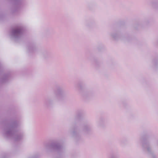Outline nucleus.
Here are the masks:
<instances>
[{
    "label": "nucleus",
    "instance_id": "f257e3e1",
    "mask_svg": "<svg viewBox=\"0 0 158 158\" xmlns=\"http://www.w3.org/2000/svg\"><path fill=\"white\" fill-rule=\"evenodd\" d=\"M17 127L16 123H13L4 130L5 135L8 138L13 139L15 141H19L22 139L23 135V133H18L15 128Z\"/></svg>",
    "mask_w": 158,
    "mask_h": 158
},
{
    "label": "nucleus",
    "instance_id": "f03ea898",
    "mask_svg": "<svg viewBox=\"0 0 158 158\" xmlns=\"http://www.w3.org/2000/svg\"><path fill=\"white\" fill-rule=\"evenodd\" d=\"M23 26L19 25L17 26L12 30L11 37L15 40H16L20 38L22 34L23 29Z\"/></svg>",
    "mask_w": 158,
    "mask_h": 158
},
{
    "label": "nucleus",
    "instance_id": "7ed1b4c3",
    "mask_svg": "<svg viewBox=\"0 0 158 158\" xmlns=\"http://www.w3.org/2000/svg\"><path fill=\"white\" fill-rule=\"evenodd\" d=\"M56 94L59 98H61L65 95L64 90L60 88H59L56 90Z\"/></svg>",
    "mask_w": 158,
    "mask_h": 158
},
{
    "label": "nucleus",
    "instance_id": "20e7f679",
    "mask_svg": "<svg viewBox=\"0 0 158 158\" xmlns=\"http://www.w3.org/2000/svg\"><path fill=\"white\" fill-rule=\"evenodd\" d=\"M142 146L143 149L147 151L148 153L151 152V148L149 146V143L146 142H144L142 144Z\"/></svg>",
    "mask_w": 158,
    "mask_h": 158
},
{
    "label": "nucleus",
    "instance_id": "39448f33",
    "mask_svg": "<svg viewBox=\"0 0 158 158\" xmlns=\"http://www.w3.org/2000/svg\"><path fill=\"white\" fill-rule=\"evenodd\" d=\"M49 148L47 145L45 146V148L47 150ZM60 147L58 144H52L49 147L50 149H59L60 148Z\"/></svg>",
    "mask_w": 158,
    "mask_h": 158
},
{
    "label": "nucleus",
    "instance_id": "423d86ee",
    "mask_svg": "<svg viewBox=\"0 0 158 158\" xmlns=\"http://www.w3.org/2000/svg\"><path fill=\"white\" fill-rule=\"evenodd\" d=\"M90 130V127L88 126H85L83 128V131L85 133H88Z\"/></svg>",
    "mask_w": 158,
    "mask_h": 158
},
{
    "label": "nucleus",
    "instance_id": "0eeeda50",
    "mask_svg": "<svg viewBox=\"0 0 158 158\" xmlns=\"http://www.w3.org/2000/svg\"><path fill=\"white\" fill-rule=\"evenodd\" d=\"M35 49V48L33 46H30L28 48V50L29 52H32Z\"/></svg>",
    "mask_w": 158,
    "mask_h": 158
},
{
    "label": "nucleus",
    "instance_id": "6e6552de",
    "mask_svg": "<svg viewBox=\"0 0 158 158\" xmlns=\"http://www.w3.org/2000/svg\"><path fill=\"white\" fill-rule=\"evenodd\" d=\"M111 36L113 37V38H115V36H114V34H111Z\"/></svg>",
    "mask_w": 158,
    "mask_h": 158
},
{
    "label": "nucleus",
    "instance_id": "1a4fd4ad",
    "mask_svg": "<svg viewBox=\"0 0 158 158\" xmlns=\"http://www.w3.org/2000/svg\"><path fill=\"white\" fill-rule=\"evenodd\" d=\"M6 79V78H5V79H3V80H2L3 82H5Z\"/></svg>",
    "mask_w": 158,
    "mask_h": 158
},
{
    "label": "nucleus",
    "instance_id": "9d476101",
    "mask_svg": "<svg viewBox=\"0 0 158 158\" xmlns=\"http://www.w3.org/2000/svg\"><path fill=\"white\" fill-rule=\"evenodd\" d=\"M73 135H74L75 134V133H74V132H73Z\"/></svg>",
    "mask_w": 158,
    "mask_h": 158
},
{
    "label": "nucleus",
    "instance_id": "9b49d317",
    "mask_svg": "<svg viewBox=\"0 0 158 158\" xmlns=\"http://www.w3.org/2000/svg\"><path fill=\"white\" fill-rule=\"evenodd\" d=\"M152 4H153L152 5H153V6H154V3H152Z\"/></svg>",
    "mask_w": 158,
    "mask_h": 158
}]
</instances>
